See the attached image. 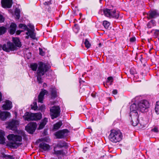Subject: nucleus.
<instances>
[{"instance_id":"f257e3e1","label":"nucleus","mask_w":159,"mask_h":159,"mask_svg":"<svg viewBox=\"0 0 159 159\" xmlns=\"http://www.w3.org/2000/svg\"><path fill=\"white\" fill-rule=\"evenodd\" d=\"M30 68L34 71L37 70V81L39 84L43 83L42 76L45 74L49 69V67L45 63L39 61L38 63H32L30 64Z\"/></svg>"},{"instance_id":"f03ea898","label":"nucleus","mask_w":159,"mask_h":159,"mask_svg":"<svg viewBox=\"0 0 159 159\" xmlns=\"http://www.w3.org/2000/svg\"><path fill=\"white\" fill-rule=\"evenodd\" d=\"M149 108V103L148 101L143 100L138 103L137 105L134 102L130 106V112L129 114L130 117H131L132 114L138 113L137 111L139 110L142 112H147Z\"/></svg>"},{"instance_id":"7ed1b4c3","label":"nucleus","mask_w":159,"mask_h":159,"mask_svg":"<svg viewBox=\"0 0 159 159\" xmlns=\"http://www.w3.org/2000/svg\"><path fill=\"white\" fill-rule=\"evenodd\" d=\"M7 138L9 141L15 142H10L8 144V145L11 148L17 149L22 144L21 143L16 142L22 141V137L21 135L13 134H9L7 136Z\"/></svg>"},{"instance_id":"20e7f679","label":"nucleus","mask_w":159,"mask_h":159,"mask_svg":"<svg viewBox=\"0 0 159 159\" xmlns=\"http://www.w3.org/2000/svg\"><path fill=\"white\" fill-rule=\"evenodd\" d=\"M122 134L119 130L112 129L110 130L109 139L111 142L114 143L119 142L122 139Z\"/></svg>"},{"instance_id":"39448f33","label":"nucleus","mask_w":159,"mask_h":159,"mask_svg":"<svg viewBox=\"0 0 159 159\" xmlns=\"http://www.w3.org/2000/svg\"><path fill=\"white\" fill-rule=\"evenodd\" d=\"M12 41V42L10 41H8L7 42L9 52L10 51L17 50V47L20 48L22 46L21 43L19 38L13 37Z\"/></svg>"},{"instance_id":"423d86ee","label":"nucleus","mask_w":159,"mask_h":159,"mask_svg":"<svg viewBox=\"0 0 159 159\" xmlns=\"http://www.w3.org/2000/svg\"><path fill=\"white\" fill-rule=\"evenodd\" d=\"M114 6L111 5L110 8H104L103 9V14L106 17L110 18H113L118 19L119 17V13L118 12H116V9H113Z\"/></svg>"},{"instance_id":"0eeeda50","label":"nucleus","mask_w":159,"mask_h":159,"mask_svg":"<svg viewBox=\"0 0 159 159\" xmlns=\"http://www.w3.org/2000/svg\"><path fill=\"white\" fill-rule=\"evenodd\" d=\"M42 114L40 112L34 113L26 112L23 117L25 120L30 121L39 120L42 118Z\"/></svg>"},{"instance_id":"6e6552de","label":"nucleus","mask_w":159,"mask_h":159,"mask_svg":"<svg viewBox=\"0 0 159 159\" xmlns=\"http://www.w3.org/2000/svg\"><path fill=\"white\" fill-rule=\"evenodd\" d=\"M60 108L59 106H53L50 109V116L52 119L56 118L60 116Z\"/></svg>"},{"instance_id":"1a4fd4ad","label":"nucleus","mask_w":159,"mask_h":159,"mask_svg":"<svg viewBox=\"0 0 159 159\" xmlns=\"http://www.w3.org/2000/svg\"><path fill=\"white\" fill-rule=\"evenodd\" d=\"M6 124L7 126L6 127L7 129L14 131L17 129V125H19V122L17 120H12L10 121L7 122Z\"/></svg>"},{"instance_id":"9d476101","label":"nucleus","mask_w":159,"mask_h":159,"mask_svg":"<svg viewBox=\"0 0 159 159\" xmlns=\"http://www.w3.org/2000/svg\"><path fill=\"white\" fill-rule=\"evenodd\" d=\"M69 132V130L67 129H62L56 132L55 136L58 139H64L68 135Z\"/></svg>"},{"instance_id":"9b49d317","label":"nucleus","mask_w":159,"mask_h":159,"mask_svg":"<svg viewBox=\"0 0 159 159\" xmlns=\"http://www.w3.org/2000/svg\"><path fill=\"white\" fill-rule=\"evenodd\" d=\"M37 126L36 123L31 122L25 127V130L29 134H33L35 131Z\"/></svg>"},{"instance_id":"f8f14e48","label":"nucleus","mask_w":159,"mask_h":159,"mask_svg":"<svg viewBox=\"0 0 159 159\" xmlns=\"http://www.w3.org/2000/svg\"><path fill=\"white\" fill-rule=\"evenodd\" d=\"M129 119L130 120V123L133 126L137 125L139 121V115L138 113L132 114V116L130 117Z\"/></svg>"},{"instance_id":"ddd939ff","label":"nucleus","mask_w":159,"mask_h":159,"mask_svg":"<svg viewBox=\"0 0 159 159\" xmlns=\"http://www.w3.org/2000/svg\"><path fill=\"white\" fill-rule=\"evenodd\" d=\"M158 16H159V12L157 10H151L148 12V19H155Z\"/></svg>"},{"instance_id":"4468645a","label":"nucleus","mask_w":159,"mask_h":159,"mask_svg":"<svg viewBox=\"0 0 159 159\" xmlns=\"http://www.w3.org/2000/svg\"><path fill=\"white\" fill-rule=\"evenodd\" d=\"M1 4L4 8H10L12 4V0H1Z\"/></svg>"},{"instance_id":"2eb2a0df","label":"nucleus","mask_w":159,"mask_h":159,"mask_svg":"<svg viewBox=\"0 0 159 159\" xmlns=\"http://www.w3.org/2000/svg\"><path fill=\"white\" fill-rule=\"evenodd\" d=\"M68 146L67 143L63 140H60L54 147L59 148H64L65 149H67Z\"/></svg>"},{"instance_id":"dca6fc26","label":"nucleus","mask_w":159,"mask_h":159,"mask_svg":"<svg viewBox=\"0 0 159 159\" xmlns=\"http://www.w3.org/2000/svg\"><path fill=\"white\" fill-rule=\"evenodd\" d=\"M48 94V92L46 90H42L40 92L38 96V102H40L41 103H43L44 96L45 95H47Z\"/></svg>"},{"instance_id":"f3484780","label":"nucleus","mask_w":159,"mask_h":159,"mask_svg":"<svg viewBox=\"0 0 159 159\" xmlns=\"http://www.w3.org/2000/svg\"><path fill=\"white\" fill-rule=\"evenodd\" d=\"M17 25L14 23L12 22L10 24L8 28V32L11 35L14 34L16 30Z\"/></svg>"},{"instance_id":"a211bd4d","label":"nucleus","mask_w":159,"mask_h":159,"mask_svg":"<svg viewBox=\"0 0 159 159\" xmlns=\"http://www.w3.org/2000/svg\"><path fill=\"white\" fill-rule=\"evenodd\" d=\"M10 115L9 112L0 111V119L2 120H5Z\"/></svg>"},{"instance_id":"6ab92c4d","label":"nucleus","mask_w":159,"mask_h":159,"mask_svg":"<svg viewBox=\"0 0 159 159\" xmlns=\"http://www.w3.org/2000/svg\"><path fill=\"white\" fill-rule=\"evenodd\" d=\"M12 107V105L11 102L8 100H6L5 104H3L2 106L3 110H9Z\"/></svg>"},{"instance_id":"aec40b11","label":"nucleus","mask_w":159,"mask_h":159,"mask_svg":"<svg viewBox=\"0 0 159 159\" xmlns=\"http://www.w3.org/2000/svg\"><path fill=\"white\" fill-rule=\"evenodd\" d=\"M39 148L44 151H48L49 150L50 146L49 145L44 142H42L39 144Z\"/></svg>"},{"instance_id":"412c9836","label":"nucleus","mask_w":159,"mask_h":159,"mask_svg":"<svg viewBox=\"0 0 159 159\" xmlns=\"http://www.w3.org/2000/svg\"><path fill=\"white\" fill-rule=\"evenodd\" d=\"M57 148L54 147V151L53 153L55 154L57 156H58L60 155H61L62 156H64L66 155V154L64 152L63 150H56V149Z\"/></svg>"},{"instance_id":"4be33fe9","label":"nucleus","mask_w":159,"mask_h":159,"mask_svg":"<svg viewBox=\"0 0 159 159\" xmlns=\"http://www.w3.org/2000/svg\"><path fill=\"white\" fill-rule=\"evenodd\" d=\"M50 91L51 92V96L52 99H54L57 97V91L55 87H51Z\"/></svg>"},{"instance_id":"5701e85b","label":"nucleus","mask_w":159,"mask_h":159,"mask_svg":"<svg viewBox=\"0 0 159 159\" xmlns=\"http://www.w3.org/2000/svg\"><path fill=\"white\" fill-rule=\"evenodd\" d=\"M48 121V118L45 117L42 120L41 122L40 123L39 125L38 129H43L44 127V126L46 125Z\"/></svg>"},{"instance_id":"b1692460","label":"nucleus","mask_w":159,"mask_h":159,"mask_svg":"<svg viewBox=\"0 0 159 159\" xmlns=\"http://www.w3.org/2000/svg\"><path fill=\"white\" fill-rule=\"evenodd\" d=\"M5 135L4 132L0 131V144H4L5 143Z\"/></svg>"},{"instance_id":"393cba45","label":"nucleus","mask_w":159,"mask_h":159,"mask_svg":"<svg viewBox=\"0 0 159 159\" xmlns=\"http://www.w3.org/2000/svg\"><path fill=\"white\" fill-rule=\"evenodd\" d=\"M62 123L61 121H60L54 125L53 126V129L56 131L62 125Z\"/></svg>"},{"instance_id":"a878e982","label":"nucleus","mask_w":159,"mask_h":159,"mask_svg":"<svg viewBox=\"0 0 159 159\" xmlns=\"http://www.w3.org/2000/svg\"><path fill=\"white\" fill-rule=\"evenodd\" d=\"M156 25V22L155 20L153 19L151 20L147 24V26L148 28H151L152 26H155Z\"/></svg>"},{"instance_id":"bb28decb","label":"nucleus","mask_w":159,"mask_h":159,"mask_svg":"<svg viewBox=\"0 0 159 159\" xmlns=\"http://www.w3.org/2000/svg\"><path fill=\"white\" fill-rule=\"evenodd\" d=\"M2 49L6 52H9L7 43L6 44H4L2 45L0 44V51Z\"/></svg>"},{"instance_id":"cd10ccee","label":"nucleus","mask_w":159,"mask_h":159,"mask_svg":"<svg viewBox=\"0 0 159 159\" xmlns=\"http://www.w3.org/2000/svg\"><path fill=\"white\" fill-rule=\"evenodd\" d=\"M20 11L19 9L16 8L15 11V14L16 16V19L19 20L20 17Z\"/></svg>"},{"instance_id":"c85d7f7f","label":"nucleus","mask_w":159,"mask_h":159,"mask_svg":"<svg viewBox=\"0 0 159 159\" xmlns=\"http://www.w3.org/2000/svg\"><path fill=\"white\" fill-rule=\"evenodd\" d=\"M80 30V27L79 25L77 24H75L73 28V31L75 33H78Z\"/></svg>"},{"instance_id":"c756f323","label":"nucleus","mask_w":159,"mask_h":159,"mask_svg":"<svg viewBox=\"0 0 159 159\" xmlns=\"http://www.w3.org/2000/svg\"><path fill=\"white\" fill-rule=\"evenodd\" d=\"M18 27L20 29H23L24 30H29V28L25 24L20 23L19 24Z\"/></svg>"},{"instance_id":"7c9ffc66","label":"nucleus","mask_w":159,"mask_h":159,"mask_svg":"<svg viewBox=\"0 0 159 159\" xmlns=\"http://www.w3.org/2000/svg\"><path fill=\"white\" fill-rule=\"evenodd\" d=\"M102 25L105 29H107L110 25V23L107 21L104 20L103 21Z\"/></svg>"},{"instance_id":"2f4dec72","label":"nucleus","mask_w":159,"mask_h":159,"mask_svg":"<svg viewBox=\"0 0 159 159\" xmlns=\"http://www.w3.org/2000/svg\"><path fill=\"white\" fill-rule=\"evenodd\" d=\"M7 31V29L4 26L0 27V35L4 34Z\"/></svg>"},{"instance_id":"473e14b6","label":"nucleus","mask_w":159,"mask_h":159,"mask_svg":"<svg viewBox=\"0 0 159 159\" xmlns=\"http://www.w3.org/2000/svg\"><path fill=\"white\" fill-rule=\"evenodd\" d=\"M2 157L3 158H7L9 159H14L13 157L10 155H6L4 153L2 154Z\"/></svg>"},{"instance_id":"72a5a7b5","label":"nucleus","mask_w":159,"mask_h":159,"mask_svg":"<svg viewBox=\"0 0 159 159\" xmlns=\"http://www.w3.org/2000/svg\"><path fill=\"white\" fill-rule=\"evenodd\" d=\"M84 44L85 45V47L87 48H89L91 46V44L87 39H85L84 42Z\"/></svg>"},{"instance_id":"f704fd0d","label":"nucleus","mask_w":159,"mask_h":159,"mask_svg":"<svg viewBox=\"0 0 159 159\" xmlns=\"http://www.w3.org/2000/svg\"><path fill=\"white\" fill-rule=\"evenodd\" d=\"M113 78L111 76L108 77L107 78V84L109 83V85H111L112 84L113 82Z\"/></svg>"},{"instance_id":"c9c22d12","label":"nucleus","mask_w":159,"mask_h":159,"mask_svg":"<svg viewBox=\"0 0 159 159\" xmlns=\"http://www.w3.org/2000/svg\"><path fill=\"white\" fill-rule=\"evenodd\" d=\"M34 30L32 31L30 33L29 36L32 39H36L35 33L34 32Z\"/></svg>"},{"instance_id":"e433bc0d","label":"nucleus","mask_w":159,"mask_h":159,"mask_svg":"<svg viewBox=\"0 0 159 159\" xmlns=\"http://www.w3.org/2000/svg\"><path fill=\"white\" fill-rule=\"evenodd\" d=\"M153 36L155 38H157L159 36V30L155 29Z\"/></svg>"},{"instance_id":"4c0bfd02","label":"nucleus","mask_w":159,"mask_h":159,"mask_svg":"<svg viewBox=\"0 0 159 159\" xmlns=\"http://www.w3.org/2000/svg\"><path fill=\"white\" fill-rule=\"evenodd\" d=\"M39 55L42 56H44L45 55V52L43 51L42 48H39Z\"/></svg>"},{"instance_id":"58836bf2","label":"nucleus","mask_w":159,"mask_h":159,"mask_svg":"<svg viewBox=\"0 0 159 159\" xmlns=\"http://www.w3.org/2000/svg\"><path fill=\"white\" fill-rule=\"evenodd\" d=\"M130 73L132 75H134L135 74H136V71L135 69L134 68H131L130 69Z\"/></svg>"},{"instance_id":"ea45409f","label":"nucleus","mask_w":159,"mask_h":159,"mask_svg":"<svg viewBox=\"0 0 159 159\" xmlns=\"http://www.w3.org/2000/svg\"><path fill=\"white\" fill-rule=\"evenodd\" d=\"M52 0H50L49 1H47V2H45L43 3V4L45 5L49 6V5H50L52 4Z\"/></svg>"},{"instance_id":"a19ab883","label":"nucleus","mask_w":159,"mask_h":159,"mask_svg":"<svg viewBox=\"0 0 159 159\" xmlns=\"http://www.w3.org/2000/svg\"><path fill=\"white\" fill-rule=\"evenodd\" d=\"M151 131L156 133H158L159 132V130H158V128L157 127H155L152 129Z\"/></svg>"},{"instance_id":"79ce46f5","label":"nucleus","mask_w":159,"mask_h":159,"mask_svg":"<svg viewBox=\"0 0 159 159\" xmlns=\"http://www.w3.org/2000/svg\"><path fill=\"white\" fill-rule=\"evenodd\" d=\"M5 20V18L3 16L0 14V23L4 22Z\"/></svg>"},{"instance_id":"37998d69","label":"nucleus","mask_w":159,"mask_h":159,"mask_svg":"<svg viewBox=\"0 0 159 159\" xmlns=\"http://www.w3.org/2000/svg\"><path fill=\"white\" fill-rule=\"evenodd\" d=\"M45 109V106L43 105H42L39 107V109L42 112L44 111Z\"/></svg>"},{"instance_id":"c03bdc74","label":"nucleus","mask_w":159,"mask_h":159,"mask_svg":"<svg viewBox=\"0 0 159 159\" xmlns=\"http://www.w3.org/2000/svg\"><path fill=\"white\" fill-rule=\"evenodd\" d=\"M155 110L157 113L158 114L159 113V106H155Z\"/></svg>"},{"instance_id":"a18cd8bd","label":"nucleus","mask_w":159,"mask_h":159,"mask_svg":"<svg viewBox=\"0 0 159 159\" xmlns=\"http://www.w3.org/2000/svg\"><path fill=\"white\" fill-rule=\"evenodd\" d=\"M136 41V38L134 37L130 38L129 41L131 43H134Z\"/></svg>"},{"instance_id":"49530a36","label":"nucleus","mask_w":159,"mask_h":159,"mask_svg":"<svg viewBox=\"0 0 159 159\" xmlns=\"http://www.w3.org/2000/svg\"><path fill=\"white\" fill-rule=\"evenodd\" d=\"M39 140L40 142H43V141L47 142V138L46 137L42 138L41 139H39Z\"/></svg>"},{"instance_id":"de8ad7c7","label":"nucleus","mask_w":159,"mask_h":159,"mask_svg":"<svg viewBox=\"0 0 159 159\" xmlns=\"http://www.w3.org/2000/svg\"><path fill=\"white\" fill-rule=\"evenodd\" d=\"M29 26L31 29L30 30L31 31L34 30V26L33 25H30Z\"/></svg>"},{"instance_id":"09e8293b","label":"nucleus","mask_w":159,"mask_h":159,"mask_svg":"<svg viewBox=\"0 0 159 159\" xmlns=\"http://www.w3.org/2000/svg\"><path fill=\"white\" fill-rule=\"evenodd\" d=\"M22 31H23L21 30H16V32L15 33L17 35H19Z\"/></svg>"},{"instance_id":"8fccbe9b","label":"nucleus","mask_w":159,"mask_h":159,"mask_svg":"<svg viewBox=\"0 0 159 159\" xmlns=\"http://www.w3.org/2000/svg\"><path fill=\"white\" fill-rule=\"evenodd\" d=\"M38 106H35V105H31V108L32 109H33L34 110H36L38 108Z\"/></svg>"},{"instance_id":"3c124183","label":"nucleus","mask_w":159,"mask_h":159,"mask_svg":"<svg viewBox=\"0 0 159 159\" xmlns=\"http://www.w3.org/2000/svg\"><path fill=\"white\" fill-rule=\"evenodd\" d=\"M74 11V14L75 16L77 15L78 13L77 12L79 11V10L77 9V10H74L73 11Z\"/></svg>"},{"instance_id":"603ef678","label":"nucleus","mask_w":159,"mask_h":159,"mask_svg":"<svg viewBox=\"0 0 159 159\" xmlns=\"http://www.w3.org/2000/svg\"><path fill=\"white\" fill-rule=\"evenodd\" d=\"M26 31H27V32L26 33V34L28 36H30V33L31 32L30 30L29 29V30H25Z\"/></svg>"},{"instance_id":"864d4df0","label":"nucleus","mask_w":159,"mask_h":159,"mask_svg":"<svg viewBox=\"0 0 159 159\" xmlns=\"http://www.w3.org/2000/svg\"><path fill=\"white\" fill-rule=\"evenodd\" d=\"M98 13L99 14H100V15H102L103 14V10L102 11V9H100L99 11L98 12Z\"/></svg>"},{"instance_id":"5fc2aeb1","label":"nucleus","mask_w":159,"mask_h":159,"mask_svg":"<svg viewBox=\"0 0 159 159\" xmlns=\"http://www.w3.org/2000/svg\"><path fill=\"white\" fill-rule=\"evenodd\" d=\"M112 93L113 94H116L117 93V90L116 89H114L113 90Z\"/></svg>"},{"instance_id":"6e6d98bb","label":"nucleus","mask_w":159,"mask_h":159,"mask_svg":"<svg viewBox=\"0 0 159 159\" xmlns=\"http://www.w3.org/2000/svg\"><path fill=\"white\" fill-rule=\"evenodd\" d=\"M79 82H80V84H82V83H84L85 82L84 81L82 80L81 78H79Z\"/></svg>"},{"instance_id":"4d7b16f0","label":"nucleus","mask_w":159,"mask_h":159,"mask_svg":"<svg viewBox=\"0 0 159 159\" xmlns=\"http://www.w3.org/2000/svg\"><path fill=\"white\" fill-rule=\"evenodd\" d=\"M2 93L0 92V102L2 101Z\"/></svg>"},{"instance_id":"13d9d810","label":"nucleus","mask_w":159,"mask_h":159,"mask_svg":"<svg viewBox=\"0 0 159 159\" xmlns=\"http://www.w3.org/2000/svg\"><path fill=\"white\" fill-rule=\"evenodd\" d=\"M91 95L93 98H95L96 97V94L95 93H92L91 94Z\"/></svg>"},{"instance_id":"bf43d9fd","label":"nucleus","mask_w":159,"mask_h":159,"mask_svg":"<svg viewBox=\"0 0 159 159\" xmlns=\"http://www.w3.org/2000/svg\"><path fill=\"white\" fill-rule=\"evenodd\" d=\"M107 99L110 102L112 101V100L110 97L107 98Z\"/></svg>"},{"instance_id":"052dcab7","label":"nucleus","mask_w":159,"mask_h":159,"mask_svg":"<svg viewBox=\"0 0 159 159\" xmlns=\"http://www.w3.org/2000/svg\"><path fill=\"white\" fill-rule=\"evenodd\" d=\"M43 86L44 87H47V84L46 83H43Z\"/></svg>"},{"instance_id":"680f3d73","label":"nucleus","mask_w":159,"mask_h":159,"mask_svg":"<svg viewBox=\"0 0 159 159\" xmlns=\"http://www.w3.org/2000/svg\"><path fill=\"white\" fill-rule=\"evenodd\" d=\"M33 104H34V105H35V106H37V103L36 102H33Z\"/></svg>"},{"instance_id":"e2e57ef3","label":"nucleus","mask_w":159,"mask_h":159,"mask_svg":"<svg viewBox=\"0 0 159 159\" xmlns=\"http://www.w3.org/2000/svg\"><path fill=\"white\" fill-rule=\"evenodd\" d=\"M87 148V147H85L83 148V151L84 152H85L86 151V149Z\"/></svg>"},{"instance_id":"0e129e2a","label":"nucleus","mask_w":159,"mask_h":159,"mask_svg":"<svg viewBox=\"0 0 159 159\" xmlns=\"http://www.w3.org/2000/svg\"><path fill=\"white\" fill-rule=\"evenodd\" d=\"M158 105L159 106V101L157 102L156 103V106H158Z\"/></svg>"},{"instance_id":"69168bd1","label":"nucleus","mask_w":159,"mask_h":159,"mask_svg":"<svg viewBox=\"0 0 159 159\" xmlns=\"http://www.w3.org/2000/svg\"><path fill=\"white\" fill-rule=\"evenodd\" d=\"M102 45V44L101 43H99V44H98V47H99V48H100L101 47V46Z\"/></svg>"},{"instance_id":"338daca9","label":"nucleus","mask_w":159,"mask_h":159,"mask_svg":"<svg viewBox=\"0 0 159 159\" xmlns=\"http://www.w3.org/2000/svg\"><path fill=\"white\" fill-rule=\"evenodd\" d=\"M103 84H104V86H105L106 88H108V86H107L106 85V84H105L104 83Z\"/></svg>"},{"instance_id":"774afa93","label":"nucleus","mask_w":159,"mask_h":159,"mask_svg":"<svg viewBox=\"0 0 159 159\" xmlns=\"http://www.w3.org/2000/svg\"><path fill=\"white\" fill-rule=\"evenodd\" d=\"M62 157L61 156H59L58 157V159H61Z\"/></svg>"}]
</instances>
